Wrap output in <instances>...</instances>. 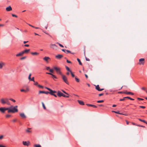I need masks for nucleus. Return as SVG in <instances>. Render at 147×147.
<instances>
[{"instance_id": "obj_24", "label": "nucleus", "mask_w": 147, "mask_h": 147, "mask_svg": "<svg viewBox=\"0 0 147 147\" xmlns=\"http://www.w3.org/2000/svg\"><path fill=\"white\" fill-rule=\"evenodd\" d=\"M23 54V53L22 51L21 52H20L18 54L16 55V56L17 57H18L19 56H22Z\"/></svg>"}, {"instance_id": "obj_10", "label": "nucleus", "mask_w": 147, "mask_h": 147, "mask_svg": "<svg viewBox=\"0 0 147 147\" xmlns=\"http://www.w3.org/2000/svg\"><path fill=\"white\" fill-rule=\"evenodd\" d=\"M95 88L96 90L99 91H102L104 90V88H100L98 85H97Z\"/></svg>"}, {"instance_id": "obj_51", "label": "nucleus", "mask_w": 147, "mask_h": 147, "mask_svg": "<svg viewBox=\"0 0 147 147\" xmlns=\"http://www.w3.org/2000/svg\"><path fill=\"white\" fill-rule=\"evenodd\" d=\"M31 73H30L29 75V76H28V79H30L31 78Z\"/></svg>"}, {"instance_id": "obj_42", "label": "nucleus", "mask_w": 147, "mask_h": 147, "mask_svg": "<svg viewBox=\"0 0 147 147\" xmlns=\"http://www.w3.org/2000/svg\"><path fill=\"white\" fill-rule=\"evenodd\" d=\"M49 71L51 72L50 73H53V70L52 69H49Z\"/></svg>"}, {"instance_id": "obj_55", "label": "nucleus", "mask_w": 147, "mask_h": 147, "mask_svg": "<svg viewBox=\"0 0 147 147\" xmlns=\"http://www.w3.org/2000/svg\"><path fill=\"white\" fill-rule=\"evenodd\" d=\"M132 124L133 125H136L137 126V125H138V124H136V123H134V122H132Z\"/></svg>"}, {"instance_id": "obj_19", "label": "nucleus", "mask_w": 147, "mask_h": 147, "mask_svg": "<svg viewBox=\"0 0 147 147\" xmlns=\"http://www.w3.org/2000/svg\"><path fill=\"white\" fill-rule=\"evenodd\" d=\"M4 99L5 100L6 104L8 105H9L10 103L9 101V99L7 98H5Z\"/></svg>"}, {"instance_id": "obj_60", "label": "nucleus", "mask_w": 147, "mask_h": 147, "mask_svg": "<svg viewBox=\"0 0 147 147\" xmlns=\"http://www.w3.org/2000/svg\"><path fill=\"white\" fill-rule=\"evenodd\" d=\"M62 92H63L64 93H65V94H67V95H68V94L67 93H66V92L65 91H64V90H62Z\"/></svg>"}, {"instance_id": "obj_44", "label": "nucleus", "mask_w": 147, "mask_h": 147, "mask_svg": "<svg viewBox=\"0 0 147 147\" xmlns=\"http://www.w3.org/2000/svg\"><path fill=\"white\" fill-rule=\"evenodd\" d=\"M137 126H139V127H145V126H143V125H137Z\"/></svg>"}, {"instance_id": "obj_23", "label": "nucleus", "mask_w": 147, "mask_h": 147, "mask_svg": "<svg viewBox=\"0 0 147 147\" xmlns=\"http://www.w3.org/2000/svg\"><path fill=\"white\" fill-rule=\"evenodd\" d=\"M31 54L32 55H39V53L36 52H31Z\"/></svg>"}, {"instance_id": "obj_45", "label": "nucleus", "mask_w": 147, "mask_h": 147, "mask_svg": "<svg viewBox=\"0 0 147 147\" xmlns=\"http://www.w3.org/2000/svg\"><path fill=\"white\" fill-rule=\"evenodd\" d=\"M38 87L39 88H43V86H42L40 85H38Z\"/></svg>"}, {"instance_id": "obj_5", "label": "nucleus", "mask_w": 147, "mask_h": 147, "mask_svg": "<svg viewBox=\"0 0 147 147\" xmlns=\"http://www.w3.org/2000/svg\"><path fill=\"white\" fill-rule=\"evenodd\" d=\"M125 98L129 99L131 100H134V99L130 98L129 96H127V97H123V99H120L119 100L120 101H123L125 100Z\"/></svg>"}, {"instance_id": "obj_38", "label": "nucleus", "mask_w": 147, "mask_h": 147, "mask_svg": "<svg viewBox=\"0 0 147 147\" xmlns=\"http://www.w3.org/2000/svg\"><path fill=\"white\" fill-rule=\"evenodd\" d=\"M34 83V85L37 86H38V85H39V84H38V83L37 82H35Z\"/></svg>"}, {"instance_id": "obj_25", "label": "nucleus", "mask_w": 147, "mask_h": 147, "mask_svg": "<svg viewBox=\"0 0 147 147\" xmlns=\"http://www.w3.org/2000/svg\"><path fill=\"white\" fill-rule=\"evenodd\" d=\"M138 119L140 121L143 122L145 123L147 125V122L145 120L142 119L140 118H139Z\"/></svg>"}, {"instance_id": "obj_20", "label": "nucleus", "mask_w": 147, "mask_h": 147, "mask_svg": "<svg viewBox=\"0 0 147 147\" xmlns=\"http://www.w3.org/2000/svg\"><path fill=\"white\" fill-rule=\"evenodd\" d=\"M1 102L2 104H6L5 100L3 98H2L1 99Z\"/></svg>"}, {"instance_id": "obj_12", "label": "nucleus", "mask_w": 147, "mask_h": 147, "mask_svg": "<svg viewBox=\"0 0 147 147\" xmlns=\"http://www.w3.org/2000/svg\"><path fill=\"white\" fill-rule=\"evenodd\" d=\"M63 57V55H61L58 54L55 56V57L58 59H60Z\"/></svg>"}, {"instance_id": "obj_54", "label": "nucleus", "mask_w": 147, "mask_h": 147, "mask_svg": "<svg viewBox=\"0 0 147 147\" xmlns=\"http://www.w3.org/2000/svg\"><path fill=\"white\" fill-rule=\"evenodd\" d=\"M45 88H46V89H47L48 90H49V91H50V90H51V89L50 88H48L47 87H45Z\"/></svg>"}, {"instance_id": "obj_56", "label": "nucleus", "mask_w": 147, "mask_h": 147, "mask_svg": "<svg viewBox=\"0 0 147 147\" xmlns=\"http://www.w3.org/2000/svg\"><path fill=\"white\" fill-rule=\"evenodd\" d=\"M137 99L139 100H143L144 99L142 98H138Z\"/></svg>"}, {"instance_id": "obj_59", "label": "nucleus", "mask_w": 147, "mask_h": 147, "mask_svg": "<svg viewBox=\"0 0 147 147\" xmlns=\"http://www.w3.org/2000/svg\"><path fill=\"white\" fill-rule=\"evenodd\" d=\"M50 67H46V69L47 70H48L50 69Z\"/></svg>"}, {"instance_id": "obj_1", "label": "nucleus", "mask_w": 147, "mask_h": 147, "mask_svg": "<svg viewBox=\"0 0 147 147\" xmlns=\"http://www.w3.org/2000/svg\"><path fill=\"white\" fill-rule=\"evenodd\" d=\"M17 107L18 106H16L12 109H11L10 108H9V109H8V113L10 112L12 113H15V112H17L18 111V109L17 108Z\"/></svg>"}, {"instance_id": "obj_17", "label": "nucleus", "mask_w": 147, "mask_h": 147, "mask_svg": "<svg viewBox=\"0 0 147 147\" xmlns=\"http://www.w3.org/2000/svg\"><path fill=\"white\" fill-rule=\"evenodd\" d=\"M63 93L61 92L60 91H58L57 95L59 97L62 96Z\"/></svg>"}, {"instance_id": "obj_33", "label": "nucleus", "mask_w": 147, "mask_h": 147, "mask_svg": "<svg viewBox=\"0 0 147 147\" xmlns=\"http://www.w3.org/2000/svg\"><path fill=\"white\" fill-rule=\"evenodd\" d=\"M112 112H114L115 113H116L119 114H121L119 113V111H112Z\"/></svg>"}, {"instance_id": "obj_64", "label": "nucleus", "mask_w": 147, "mask_h": 147, "mask_svg": "<svg viewBox=\"0 0 147 147\" xmlns=\"http://www.w3.org/2000/svg\"><path fill=\"white\" fill-rule=\"evenodd\" d=\"M126 123L127 125H128L129 123V122L127 120H126Z\"/></svg>"}, {"instance_id": "obj_22", "label": "nucleus", "mask_w": 147, "mask_h": 147, "mask_svg": "<svg viewBox=\"0 0 147 147\" xmlns=\"http://www.w3.org/2000/svg\"><path fill=\"white\" fill-rule=\"evenodd\" d=\"M43 59L45 61L47 62H48V61L49 59H50V58L48 57H45L43 58Z\"/></svg>"}, {"instance_id": "obj_62", "label": "nucleus", "mask_w": 147, "mask_h": 147, "mask_svg": "<svg viewBox=\"0 0 147 147\" xmlns=\"http://www.w3.org/2000/svg\"><path fill=\"white\" fill-rule=\"evenodd\" d=\"M142 90H144L145 91H146V89H145V88L144 87H143L142 88Z\"/></svg>"}, {"instance_id": "obj_37", "label": "nucleus", "mask_w": 147, "mask_h": 147, "mask_svg": "<svg viewBox=\"0 0 147 147\" xmlns=\"http://www.w3.org/2000/svg\"><path fill=\"white\" fill-rule=\"evenodd\" d=\"M42 107H43V108H44V109H46V107L44 103L43 102H42Z\"/></svg>"}, {"instance_id": "obj_48", "label": "nucleus", "mask_w": 147, "mask_h": 147, "mask_svg": "<svg viewBox=\"0 0 147 147\" xmlns=\"http://www.w3.org/2000/svg\"><path fill=\"white\" fill-rule=\"evenodd\" d=\"M66 62L67 63H72L71 61L68 60L67 59V60Z\"/></svg>"}, {"instance_id": "obj_40", "label": "nucleus", "mask_w": 147, "mask_h": 147, "mask_svg": "<svg viewBox=\"0 0 147 147\" xmlns=\"http://www.w3.org/2000/svg\"><path fill=\"white\" fill-rule=\"evenodd\" d=\"M70 73L71 74L73 77H75V75L73 73L72 71H70Z\"/></svg>"}, {"instance_id": "obj_16", "label": "nucleus", "mask_w": 147, "mask_h": 147, "mask_svg": "<svg viewBox=\"0 0 147 147\" xmlns=\"http://www.w3.org/2000/svg\"><path fill=\"white\" fill-rule=\"evenodd\" d=\"M62 51L66 54H67L68 53H71V51L69 50H66L64 49H62Z\"/></svg>"}, {"instance_id": "obj_52", "label": "nucleus", "mask_w": 147, "mask_h": 147, "mask_svg": "<svg viewBox=\"0 0 147 147\" xmlns=\"http://www.w3.org/2000/svg\"><path fill=\"white\" fill-rule=\"evenodd\" d=\"M11 116V115H6V117H7V118H8V117H10Z\"/></svg>"}, {"instance_id": "obj_47", "label": "nucleus", "mask_w": 147, "mask_h": 147, "mask_svg": "<svg viewBox=\"0 0 147 147\" xmlns=\"http://www.w3.org/2000/svg\"><path fill=\"white\" fill-rule=\"evenodd\" d=\"M29 88H27L25 90L26 92H27L29 91Z\"/></svg>"}, {"instance_id": "obj_36", "label": "nucleus", "mask_w": 147, "mask_h": 147, "mask_svg": "<svg viewBox=\"0 0 147 147\" xmlns=\"http://www.w3.org/2000/svg\"><path fill=\"white\" fill-rule=\"evenodd\" d=\"M75 79L76 81L77 82H80L79 79L78 78H77V77H76L75 78Z\"/></svg>"}, {"instance_id": "obj_2", "label": "nucleus", "mask_w": 147, "mask_h": 147, "mask_svg": "<svg viewBox=\"0 0 147 147\" xmlns=\"http://www.w3.org/2000/svg\"><path fill=\"white\" fill-rule=\"evenodd\" d=\"M53 69H55L57 74H59L60 75H62L63 74L61 71L59 67H54Z\"/></svg>"}, {"instance_id": "obj_57", "label": "nucleus", "mask_w": 147, "mask_h": 147, "mask_svg": "<svg viewBox=\"0 0 147 147\" xmlns=\"http://www.w3.org/2000/svg\"><path fill=\"white\" fill-rule=\"evenodd\" d=\"M86 60L87 61H90V60L89 58H88L86 57Z\"/></svg>"}, {"instance_id": "obj_61", "label": "nucleus", "mask_w": 147, "mask_h": 147, "mask_svg": "<svg viewBox=\"0 0 147 147\" xmlns=\"http://www.w3.org/2000/svg\"><path fill=\"white\" fill-rule=\"evenodd\" d=\"M24 46L25 47H29V45H28V44H25L24 45Z\"/></svg>"}, {"instance_id": "obj_27", "label": "nucleus", "mask_w": 147, "mask_h": 147, "mask_svg": "<svg viewBox=\"0 0 147 147\" xmlns=\"http://www.w3.org/2000/svg\"><path fill=\"white\" fill-rule=\"evenodd\" d=\"M86 105H87V106H90V107H94V108L97 107V106L94 105H92L89 104H86Z\"/></svg>"}, {"instance_id": "obj_63", "label": "nucleus", "mask_w": 147, "mask_h": 147, "mask_svg": "<svg viewBox=\"0 0 147 147\" xmlns=\"http://www.w3.org/2000/svg\"><path fill=\"white\" fill-rule=\"evenodd\" d=\"M0 147H6V146H3L2 145H0Z\"/></svg>"}, {"instance_id": "obj_49", "label": "nucleus", "mask_w": 147, "mask_h": 147, "mask_svg": "<svg viewBox=\"0 0 147 147\" xmlns=\"http://www.w3.org/2000/svg\"><path fill=\"white\" fill-rule=\"evenodd\" d=\"M3 138V135H1L0 136V140H2Z\"/></svg>"}, {"instance_id": "obj_28", "label": "nucleus", "mask_w": 147, "mask_h": 147, "mask_svg": "<svg viewBox=\"0 0 147 147\" xmlns=\"http://www.w3.org/2000/svg\"><path fill=\"white\" fill-rule=\"evenodd\" d=\"M5 63H0V69H1L3 67V66L4 65Z\"/></svg>"}, {"instance_id": "obj_50", "label": "nucleus", "mask_w": 147, "mask_h": 147, "mask_svg": "<svg viewBox=\"0 0 147 147\" xmlns=\"http://www.w3.org/2000/svg\"><path fill=\"white\" fill-rule=\"evenodd\" d=\"M20 91H21V92H26V91H25V90L23 89H21V90H20Z\"/></svg>"}, {"instance_id": "obj_39", "label": "nucleus", "mask_w": 147, "mask_h": 147, "mask_svg": "<svg viewBox=\"0 0 147 147\" xmlns=\"http://www.w3.org/2000/svg\"><path fill=\"white\" fill-rule=\"evenodd\" d=\"M9 99V100L13 101V102H16V100H15L12 99V98H10Z\"/></svg>"}, {"instance_id": "obj_3", "label": "nucleus", "mask_w": 147, "mask_h": 147, "mask_svg": "<svg viewBox=\"0 0 147 147\" xmlns=\"http://www.w3.org/2000/svg\"><path fill=\"white\" fill-rule=\"evenodd\" d=\"M63 81L67 84L69 85V83L68 81L67 78L66 76L63 74L61 75Z\"/></svg>"}, {"instance_id": "obj_9", "label": "nucleus", "mask_w": 147, "mask_h": 147, "mask_svg": "<svg viewBox=\"0 0 147 147\" xmlns=\"http://www.w3.org/2000/svg\"><path fill=\"white\" fill-rule=\"evenodd\" d=\"M24 146H28L30 144V142L29 141H23L22 142Z\"/></svg>"}, {"instance_id": "obj_31", "label": "nucleus", "mask_w": 147, "mask_h": 147, "mask_svg": "<svg viewBox=\"0 0 147 147\" xmlns=\"http://www.w3.org/2000/svg\"><path fill=\"white\" fill-rule=\"evenodd\" d=\"M77 60L78 61V62H79V64L80 65H82V62H81L79 58H77Z\"/></svg>"}, {"instance_id": "obj_34", "label": "nucleus", "mask_w": 147, "mask_h": 147, "mask_svg": "<svg viewBox=\"0 0 147 147\" xmlns=\"http://www.w3.org/2000/svg\"><path fill=\"white\" fill-rule=\"evenodd\" d=\"M65 67H66V69L68 71H69L70 72V71H71V70H70V69L68 67L66 66Z\"/></svg>"}, {"instance_id": "obj_29", "label": "nucleus", "mask_w": 147, "mask_h": 147, "mask_svg": "<svg viewBox=\"0 0 147 147\" xmlns=\"http://www.w3.org/2000/svg\"><path fill=\"white\" fill-rule=\"evenodd\" d=\"M34 147H42L39 144H35L34 145Z\"/></svg>"}, {"instance_id": "obj_11", "label": "nucleus", "mask_w": 147, "mask_h": 147, "mask_svg": "<svg viewBox=\"0 0 147 147\" xmlns=\"http://www.w3.org/2000/svg\"><path fill=\"white\" fill-rule=\"evenodd\" d=\"M20 115L22 118H25L26 117V116L24 113H20Z\"/></svg>"}, {"instance_id": "obj_32", "label": "nucleus", "mask_w": 147, "mask_h": 147, "mask_svg": "<svg viewBox=\"0 0 147 147\" xmlns=\"http://www.w3.org/2000/svg\"><path fill=\"white\" fill-rule=\"evenodd\" d=\"M30 128H28V129L26 130V132L29 133H30L31 132V131L30 130Z\"/></svg>"}, {"instance_id": "obj_43", "label": "nucleus", "mask_w": 147, "mask_h": 147, "mask_svg": "<svg viewBox=\"0 0 147 147\" xmlns=\"http://www.w3.org/2000/svg\"><path fill=\"white\" fill-rule=\"evenodd\" d=\"M12 16L13 17H16V18H17L18 17V16L15 15V14H12Z\"/></svg>"}, {"instance_id": "obj_15", "label": "nucleus", "mask_w": 147, "mask_h": 147, "mask_svg": "<svg viewBox=\"0 0 147 147\" xmlns=\"http://www.w3.org/2000/svg\"><path fill=\"white\" fill-rule=\"evenodd\" d=\"M41 93H45V94H49V92H48V91L45 92L44 91H39V94H40Z\"/></svg>"}, {"instance_id": "obj_14", "label": "nucleus", "mask_w": 147, "mask_h": 147, "mask_svg": "<svg viewBox=\"0 0 147 147\" xmlns=\"http://www.w3.org/2000/svg\"><path fill=\"white\" fill-rule=\"evenodd\" d=\"M6 10L7 11H9L12 10V8L10 6H9L6 8Z\"/></svg>"}, {"instance_id": "obj_35", "label": "nucleus", "mask_w": 147, "mask_h": 147, "mask_svg": "<svg viewBox=\"0 0 147 147\" xmlns=\"http://www.w3.org/2000/svg\"><path fill=\"white\" fill-rule=\"evenodd\" d=\"M104 101V100H99L97 101V102L98 103H101L103 102Z\"/></svg>"}, {"instance_id": "obj_18", "label": "nucleus", "mask_w": 147, "mask_h": 147, "mask_svg": "<svg viewBox=\"0 0 147 147\" xmlns=\"http://www.w3.org/2000/svg\"><path fill=\"white\" fill-rule=\"evenodd\" d=\"M123 93L126 94L128 95L131 94V95H133L134 94L132 92H123Z\"/></svg>"}, {"instance_id": "obj_58", "label": "nucleus", "mask_w": 147, "mask_h": 147, "mask_svg": "<svg viewBox=\"0 0 147 147\" xmlns=\"http://www.w3.org/2000/svg\"><path fill=\"white\" fill-rule=\"evenodd\" d=\"M103 94H104L102 93H101V94H99L98 95L99 96H101L103 95Z\"/></svg>"}, {"instance_id": "obj_46", "label": "nucleus", "mask_w": 147, "mask_h": 147, "mask_svg": "<svg viewBox=\"0 0 147 147\" xmlns=\"http://www.w3.org/2000/svg\"><path fill=\"white\" fill-rule=\"evenodd\" d=\"M57 43L59 45V46L60 47H64L61 44H60V43Z\"/></svg>"}, {"instance_id": "obj_26", "label": "nucleus", "mask_w": 147, "mask_h": 147, "mask_svg": "<svg viewBox=\"0 0 147 147\" xmlns=\"http://www.w3.org/2000/svg\"><path fill=\"white\" fill-rule=\"evenodd\" d=\"M30 51V49H26L25 50L22 51V52H23V54H24V53H28Z\"/></svg>"}, {"instance_id": "obj_6", "label": "nucleus", "mask_w": 147, "mask_h": 147, "mask_svg": "<svg viewBox=\"0 0 147 147\" xmlns=\"http://www.w3.org/2000/svg\"><path fill=\"white\" fill-rule=\"evenodd\" d=\"M50 47L53 49H56L57 48V46L55 44H51L50 45Z\"/></svg>"}, {"instance_id": "obj_30", "label": "nucleus", "mask_w": 147, "mask_h": 147, "mask_svg": "<svg viewBox=\"0 0 147 147\" xmlns=\"http://www.w3.org/2000/svg\"><path fill=\"white\" fill-rule=\"evenodd\" d=\"M30 81H33L34 82H35V81L34 80V77H33L32 78H30V79H29Z\"/></svg>"}, {"instance_id": "obj_13", "label": "nucleus", "mask_w": 147, "mask_h": 147, "mask_svg": "<svg viewBox=\"0 0 147 147\" xmlns=\"http://www.w3.org/2000/svg\"><path fill=\"white\" fill-rule=\"evenodd\" d=\"M56 92H57L56 91H54V90H53L51 89L50 90V92H49V94H50L51 95H53L54 94V93H56Z\"/></svg>"}, {"instance_id": "obj_4", "label": "nucleus", "mask_w": 147, "mask_h": 147, "mask_svg": "<svg viewBox=\"0 0 147 147\" xmlns=\"http://www.w3.org/2000/svg\"><path fill=\"white\" fill-rule=\"evenodd\" d=\"M9 108H6L5 107H0V111L3 113H4L6 110H8Z\"/></svg>"}, {"instance_id": "obj_8", "label": "nucleus", "mask_w": 147, "mask_h": 147, "mask_svg": "<svg viewBox=\"0 0 147 147\" xmlns=\"http://www.w3.org/2000/svg\"><path fill=\"white\" fill-rule=\"evenodd\" d=\"M46 74H49V75H51L52 76V77L53 79H54V78H55V79H57V77L56 76L53 75L52 73H50L49 72H46Z\"/></svg>"}, {"instance_id": "obj_21", "label": "nucleus", "mask_w": 147, "mask_h": 147, "mask_svg": "<svg viewBox=\"0 0 147 147\" xmlns=\"http://www.w3.org/2000/svg\"><path fill=\"white\" fill-rule=\"evenodd\" d=\"M78 101L80 105H84V102L82 100H78Z\"/></svg>"}, {"instance_id": "obj_53", "label": "nucleus", "mask_w": 147, "mask_h": 147, "mask_svg": "<svg viewBox=\"0 0 147 147\" xmlns=\"http://www.w3.org/2000/svg\"><path fill=\"white\" fill-rule=\"evenodd\" d=\"M139 107L143 109H145L146 108L144 106H140Z\"/></svg>"}, {"instance_id": "obj_7", "label": "nucleus", "mask_w": 147, "mask_h": 147, "mask_svg": "<svg viewBox=\"0 0 147 147\" xmlns=\"http://www.w3.org/2000/svg\"><path fill=\"white\" fill-rule=\"evenodd\" d=\"M144 60L145 59L144 58H141L139 60V64H140L143 65L144 63Z\"/></svg>"}, {"instance_id": "obj_41", "label": "nucleus", "mask_w": 147, "mask_h": 147, "mask_svg": "<svg viewBox=\"0 0 147 147\" xmlns=\"http://www.w3.org/2000/svg\"><path fill=\"white\" fill-rule=\"evenodd\" d=\"M26 57L25 56L24 57L21 58H20V59L21 60H23V59H25L26 58Z\"/></svg>"}]
</instances>
